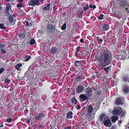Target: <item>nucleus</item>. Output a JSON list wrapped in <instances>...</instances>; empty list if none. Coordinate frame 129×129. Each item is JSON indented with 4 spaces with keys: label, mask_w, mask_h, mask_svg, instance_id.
I'll return each mask as SVG.
<instances>
[{
    "label": "nucleus",
    "mask_w": 129,
    "mask_h": 129,
    "mask_svg": "<svg viewBox=\"0 0 129 129\" xmlns=\"http://www.w3.org/2000/svg\"><path fill=\"white\" fill-rule=\"evenodd\" d=\"M84 12L83 13L80 12L78 13L77 16L79 18H80L81 19H82L83 14L84 13Z\"/></svg>",
    "instance_id": "nucleus-35"
},
{
    "label": "nucleus",
    "mask_w": 129,
    "mask_h": 129,
    "mask_svg": "<svg viewBox=\"0 0 129 129\" xmlns=\"http://www.w3.org/2000/svg\"><path fill=\"white\" fill-rule=\"evenodd\" d=\"M34 63H33L32 64H31L29 67L28 71H26V72L25 74H26L27 73V74H28V71L29 72L30 71V70L31 69H32V66L34 65Z\"/></svg>",
    "instance_id": "nucleus-41"
},
{
    "label": "nucleus",
    "mask_w": 129,
    "mask_h": 129,
    "mask_svg": "<svg viewBox=\"0 0 129 129\" xmlns=\"http://www.w3.org/2000/svg\"><path fill=\"white\" fill-rule=\"evenodd\" d=\"M50 6V4H48L46 6L43 8V9L44 10H48L49 9V7Z\"/></svg>",
    "instance_id": "nucleus-33"
},
{
    "label": "nucleus",
    "mask_w": 129,
    "mask_h": 129,
    "mask_svg": "<svg viewBox=\"0 0 129 129\" xmlns=\"http://www.w3.org/2000/svg\"><path fill=\"white\" fill-rule=\"evenodd\" d=\"M83 10L84 11V12H86L87 10H88L89 8V7H88V5L87 4L86 5V6L83 7Z\"/></svg>",
    "instance_id": "nucleus-28"
},
{
    "label": "nucleus",
    "mask_w": 129,
    "mask_h": 129,
    "mask_svg": "<svg viewBox=\"0 0 129 129\" xmlns=\"http://www.w3.org/2000/svg\"><path fill=\"white\" fill-rule=\"evenodd\" d=\"M0 51H1V53L2 54H4L6 53V51L4 49H0Z\"/></svg>",
    "instance_id": "nucleus-43"
},
{
    "label": "nucleus",
    "mask_w": 129,
    "mask_h": 129,
    "mask_svg": "<svg viewBox=\"0 0 129 129\" xmlns=\"http://www.w3.org/2000/svg\"><path fill=\"white\" fill-rule=\"evenodd\" d=\"M112 31L110 30L109 31V33H107V36L106 37V38L105 39L104 37V36L103 38L104 39V41L105 42H109V40H110L111 38V36L110 35V34L112 33Z\"/></svg>",
    "instance_id": "nucleus-14"
},
{
    "label": "nucleus",
    "mask_w": 129,
    "mask_h": 129,
    "mask_svg": "<svg viewBox=\"0 0 129 129\" xmlns=\"http://www.w3.org/2000/svg\"><path fill=\"white\" fill-rule=\"evenodd\" d=\"M6 27L4 26V24L3 23H0V28L2 30H5Z\"/></svg>",
    "instance_id": "nucleus-34"
},
{
    "label": "nucleus",
    "mask_w": 129,
    "mask_h": 129,
    "mask_svg": "<svg viewBox=\"0 0 129 129\" xmlns=\"http://www.w3.org/2000/svg\"><path fill=\"white\" fill-rule=\"evenodd\" d=\"M118 117L117 116H113L111 117V121L113 122H115L118 119Z\"/></svg>",
    "instance_id": "nucleus-24"
},
{
    "label": "nucleus",
    "mask_w": 129,
    "mask_h": 129,
    "mask_svg": "<svg viewBox=\"0 0 129 129\" xmlns=\"http://www.w3.org/2000/svg\"><path fill=\"white\" fill-rule=\"evenodd\" d=\"M26 107V109H26V112H28V110H27V106H25Z\"/></svg>",
    "instance_id": "nucleus-60"
},
{
    "label": "nucleus",
    "mask_w": 129,
    "mask_h": 129,
    "mask_svg": "<svg viewBox=\"0 0 129 129\" xmlns=\"http://www.w3.org/2000/svg\"><path fill=\"white\" fill-rule=\"evenodd\" d=\"M79 97L81 100L83 102L88 100L89 98L88 96L84 94H81L80 95Z\"/></svg>",
    "instance_id": "nucleus-12"
},
{
    "label": "nucleus",
    "mask_w": 129,
    "mask_h": 129,
    "mask_svg": "<svg viewBox=\"0 0 129 129\" xmlns=\"http://www.w3.org/2000/svg\"><path fill=\"white\" fill-rule=\"evenodd\" d=\"M41 125H39V126H38V127L39 128H40L41 127Z\"/></svg>",
    "instance_id": "nucleus-63"
},
{
    "label": "nucleus",
    "mask_w": 129,
    "mask_h": 129,
    "mask_svg": "<svg viewBox=\"0 0 129 129\" xmlns=\"http://www.w3.org/2000/svg\"><path fill=\"white\" fill-rule=\"evenodd\" d=\"M76 89L77 93H81L85 90V87L82 85H79L77 86Z\"/></svg>",
    "instance_id": "nucleus-10"
},
{
    "label": "nucleus",
    "mask_w": 129,
    "mask_h": 129,
    "mask_svg": "<svg viewBox=\"0 0 129 129\" xmlns=\"http://www.w3.org/2000/svg\"><path fill=\"white\" fill-rule=\"evenodd\" d=\"M75 107L78 110H79L81 108V106L80 105H77Z\"/></svg>",
    "instance_id": "nucleus-50"
},
{
    "label": "nucleus",
    "mask_w": 129,
    "mask_h": 129,
    "mask_svg": "<svg viewBox=\"0 0 129 129\" xmlns=\"http://www.w3.org/2000/svg\"><path fill=\"white\" fill-rule=\"evenodd\" d=\"M67 27V23H64L63 25L61 27V29L62 30H64Z\"/></svg>",
    "instance_id": "nucleus-37"
},
{
    "label": "nucleus",
    "mask_w": 129,
    "mask_h": 129,
    "mask_svg": "<svg viewBox=\"0 0 129 129\" xmlns=\"http://www.w3.org/2000/svg\"><path fill=\"white\" fill-rule=\"evenodd\" d=\"M6 1L7 2H10L11 0H6Z\"/></svg>",
    "instance_id": "nucleus-62"
},
{
    "label": "nucleus",
    "mask_w": 129,
    "mask_h": 129,
    "mask_svg": "<svg viewBox=\"0 0 129 129\" xmlns=\"http://www.w3.org/2000/svg\"><path fill=\"white\" fill-rule=\"evenodd\" d=\"M45 116V115L42 113H40L36 117V119H39V120H41L42 118H43Z\"/></svg>",
    "instance_id": "nucleus-21"
},
{
    "label": "nucleus",
    "mask_w": 129,
    "mask_h": 129,
    "mask_svg": "<svg viewBox=\"0 0 129 129\" xmlns=\"http://www.w3.org/2000/svg\"><path fill=\"white\" fill-rule=\"evenodd\" d=\"M124 56L125 55H123L122 54H118L116 55V58L118 59H119L121 60L123 59L125 57Z\"/></svg>",
    "instance_id": "nucleus-20"
},
{
    "label": "nucleus",
    "mask_w": 129,
    "mask_h": 129,
    "mask_svg": "<svg viewBox=\"0 0 129 129\" xmlns=\"http://www.w3.org/2000/svg\"><path fill=\"white\" fill-rule=\"evenodd\" d=\"M73 112L72 111H70L69 113H67V118L69 119L70 118V119L72 118Z\"/></svg>",
    "instance_id": "nucleus-23"
},
{
    "label": "nucleus",
    "mask_w": 129,
    "mask_h": 129,
    "mask_svg": "<svg viewBox=\"0 0 129 129\" xmlns=\"http://www.w3.org/2000/svg\"><path fill=\"white\" fill-rule=\"evenodd\" d=\"M35 40L34 39L31 38L30 40L29 43L31 45H32L34 44L35 43Z\"/></svg>",
    "instance_id": "nucleus-36"
},
{
    "label": "nucleus",
    "mask_w": 129,
    "mask_h": 129,
    "mask_svg": "<svg viewBox=\"0 0 129 129\" xmlns=\"http://www.w3.org/2000/svg\"><path fill=\"white\" fill-rule=\"evenodd\" d=\"M2 81H4V83L7 84H9L11 82V81L10 79H8V78H7L5 80H2Z\"/></svg>",
    "instance_id": "nucleus-32"
},
{
    "label": "nucleus",
    "mask_w": 129,
    "mask_h": 129,
    "mask_svg": "<svg viewBox=\"0 0 129 129\" xmlns=\"http://www.w3.org/2000/svg\"><path fill=\"white\" fill-rule=\"evenodd\" d=\"M14 14H10L9 16L6 15L5 17H8L7 19L10 24H12V25H14L15 23V19H14Z\"/></svg>",
    "instance_id": "nucleus-5"
},
{
    "label": "nucleus",
    "mask_w": 129,
    "mask_h": 129,
    "mask_svg": "<svg viewBox=\"0 0 129 129\" xmlns=\"http://www.w3.org/2000/svg\"><path fill=\"white\" fill-rule=\"evenodd\" d=\"M40 0H29L28 4L30 6H34L35 5L38 6L40 5Z\"/></svg>",
    "instance_id": "nucleus-7"
},
{
    "label": "nucleus",
    "mask_w": 129,
    "mask_h": 129,
    "mask_svg": "<svg viewBox=\"0 0 129 129\" xmlns=\"http://www.w3.org/2000/svg\"><path fill=\"white\" fill-rule=\"evenodd\" d=\"M122 79L123 81L125 82H129V76L127 75H125L123 76L122 78Z\"/></svg>",
    "instance_id": "nucleus-18"
},
{
    "label": "nucleus",
    "mask_w": 129,
    "mask_h": 129,
    "mask_svg": "<svg viewBox=\"0 0 129 129\" xmlns=\"http://www.w3.org/2000/svg\"><path fill=\"white\" fill-rule=\"evenodd\" d=\"M18 2L19 3H22L23 2V0H18Z\"/></svg>",
    "instance_id": "nucleus-57"
},
{
    "label": "nucleus",
    "mask_w": 129,
    "mask_h": 129,
    "mask_svg": "<svg viewBox=\"0 0 129 129\" xmlns=\"http://www.w3.org/2000/svg\"><path fill=\"white\" fill-rule=\"evenodd\" d=\"M71 101L72 103H74L75 105H76L78 102V101L76 100L74 96L72 98Z\"/></svg>",
    "instance_id": "nucleus-29"
},
{
    "label": "nucleus",
    "mask_w": 129,
    "mask_h": 129,
    "mask_svg": "<svg viewBox=\"0 0 129 129\" xmlns=\"http://www.w3.org/2000/svg\"><path fill=\"white\" fill-rule=\"evenodd\" d=\"M122 101L119 98H117L115 102V104L117 105L121 104Z\"/></svg>",
    "instance_id": "nucleus-26"
},
{
    "label": "nucleus",
    "mask_w": 129,
    "mask_h": 129,
    "mask_svg": "<svg viewBox=\"0 0 129 129\" xmlns=\"http://www.w3.org/2000/svg\"><path fill=\"white\" fill-rule=\"evenodd\" d=\"M111 66H109L108 67H107V68H108V70L109 69H110L111 67Z\"/></svg>",
    "instance_id": "nucleus-59"
},
{
    "label": "nucleus",
    "mask_w": 129,
    "mask_h": 129,
    "mask_svg": "<svg viewBox=\"0 0 129 129\" xmlns=\"http://www.w3.org/2000/svg\"><path fill=\"white\" fill-rule=\"evenodd\" d=\"M87 111L88 115H90L92 111L93 107L91 104L89 105L87 107Z\"/></svg>",
    "instance_id": "nucleus-16"
},
{
    "label": "nucleus",
    "mask_w": 129,
    "mask_h": 129,
    "mask_svg": "<svg viewBox=\"0 0 129 129\" xmlns=\"http://www.w3.org/2000/svg\"><path fill=\"white\" fill-rule=\"evenodd\" d=\"M80 48L81 47L80 46L76 48V51L77 52H78V51L80 50Z\"/></svg>",
    "instance_id": "nucleus-53"
},
{
    "label": "nucleus",
    "mask_w": 129,
    "mask_h": 129,
    "mask_svg": "<svg viewBox=\"0 0 129 129\" xmlns=\"http://www.w3.org/2000/svg\"><path fill=\"white\" fill-rule=\"evenodd\" d=\"M46 72L45 71H42L41 72L42 75L43 76H45L46 74L45 73Z\"/></svg>",
    "instance_id": "nucleus-52"
},
{
    "label": "nucleus",
    "mask_w": 129,
    "mask_h": 129,
    "mask_svg": "<svg viewBox=\"0 0 129 129\" xmlns=\"http://www.w3.org/2000/svg\"><path fill=\"white\" fill-rule=\"evenodd\" d=\"M122 112V108L121 107L114 109L112 111V113L115 115H118L121 114Z\"/></svg>",
    "instance_id": "nucleus-6"
},
{
    "label": "nucleus",
    "mask_w": 129,
    "mask_h": 129,
    "mask_svg": "<svg viewBox=\"0 0 129 129\" xmlns=\"http://www.w3.org/2000/svg\"><path fill=\"white\" fill-rule=\"evenodd\" d=\"M92 90L91 88L88 87L86 89L85 92L87 96L90 98L92 95Z\"/></svg>",
    "instance_id": "nucleus-11"
},
{
    "label": "nucleus",
    "mask_w": 129,
    "mask_h": 129,
    "mask_svg": "<svg viewBox=\"0 0 129 129\" xmlns=\"http://www.w3.org/2000/svg\"><path fill=\"white\" fill-rule=\"evenodd\" d=\"M104 16L102 14H101L98 17V18L100 20H102L103 19Z\"/></svg>",
    "instance_id": "nucleus-39"
},
{
    "label": "nucleus",
    "mask_w": 129,
    "mask_h": 129,
    "mask_svg": "<svg viewBox=\"0 0 129 129\" xmlns=\"http://www.w3.org/2000/svg\"><path fill=\"white\" fill-rule=\"evenodd\" d=\"M30 120L31 121V122H34V120H35L34 118L33 117V118H32V117H31V119H30Z\"/></svg>",
    "instance_id": "nucleus-56"
},
{
    "label": "nucleus",
    "mask_w": 129,
    "mask_h": 129,
    "mask_svg": "<svg viewBox=\"0 0 129 129\" xmlns=\"http://www.w3.org/2000/svg\"><path fill=\"white\" fill-rule=\"evenodd\" d=\"M12 3H8L6 5L5 9L2 10V12L4 16L6 15L9 16L11 12H13L12 10Z\"/></svg>",
    "instance_id": "nucleus-2"
},
{
    "label": "nucleus",
    "mask_w": 129,
    "mask_h": 129,
    "mask_svg": "<svg viewBox=\"0 0 129 129\" xmlns=\"http://www.w3.org/2000/svg\"><path fill=\"white\" fill-rule=\"evenodd\" d=\"M100 60L101 65L103 67H105L109 65L111 61L112 55L110 56L108 51L104 50L102 53Z\"/></svg>",
    "instance_id": "nucleus-1"
},
{
    "label": "nucleus",
    "mask_w": 129,
    "mask_h": 129,
    "mask_svg": "<svg viewBox=\"0 0 129 129\" xmlns=\"http://www.w3.org/2000/svg\"><path fill=\"white\" fill-rule=\"evenodd\" d=\"M5 70H6L4 68H1L0 69V75L3 73Z\"/></svg>",
    "instance_id": "nucleus-45"
},
{
    "label": "nucleus",
    "mask_w": 129,
    "mask_h": 129,
    "mask_svg": "<svg viewBox=\"0 0 129 129\" xmlns=\"http://www.w3.org/2000/svg\"><path fill=\"white\" fill-rule=\"evenodd\" d=\"M106 115L104 113H103L101 114L100 116L99 119L101 121L103 122L105 119V118L106 117Z\"/></svg>",
    "instance_id": "nucleus-19"
},
{
    "label": "nucleus",
    "mask_w": 129,
    "mask_h": 129,
    "mask_svg": "<svg viewBox=\"0 0 129 129\" xmlns=\"http://www.w3.org/2000/svg\"><path fill=\"white\" fill-rule=\"evenodd\" d=\"M22 65L21 63H19L17 64L15 66V68L18 70H19L20 67H21Z\"/></svg>",
    "instance_id": "nucleus-31"
},
{
    "label": "nucleus",
    "mask_w": 129,
    "mask_h": 129,
    "mask_svg": "<svg viewBox=\"0 0 129 129\" xmlns=\"http://www.w3.org/2000/svg\"><path fill=\"white\" fill-rule=\"evenodd\" d=\"M2 7L1 6H0V11H1V9H2Z\"/></svg>",
    "instance_id": "nucleus-64"
},
{
    "label": "nucleus",
    "mask_w": 129,
    "mask_h": 129,
    "mask_svg": "<svg viewBox=\"0 0 129 129\" xmlns=\"http://www.w3.org/2000/svg\"><path fill=\"white\" fill-rule=\"evenodd\" d=\"M104 125L107 127H110L112 125V123L110 119H107L104 120L103 122Z\"/></svg>",
    "instance_id": "nucleus-13"
},
{
    "label": "nucleus",
    "mask_w": 129,
    "mask_h": 129,
    "mask_svg": "<svg viewBox=\"0 0 129 129\" xmlns=\"http://www.w3.org/2000/svg\"><path fill=\"white\" fill-rule=\"evenodd\" d=\"M83 76L84 77H83V75L82 73L80 71L76 75L77 77L75 79V81L78 82L79 81H81V80L84 79V78L85 77V76Z\"/></svg>",
    "instance_id": "nucleus-8"
},
{
    "label": "nucleus",
    "mask_w": 129,
    "mask_h": 129,
    "mask_svg": "<svg viewBox=\"0 0 129 129\" xmlns=\"http://www.w3.org/2000/svg\"><path fill=\"white\" fill-rule=\"evenodd\" d=\"M22 5L21 3H18L17 5V7L18 9H19L20 8L22 7Z\"/></svg>",
    "instance_id": "nucleus-42"
},
{
    "label": "nucleus",
    "mask_w": 129,
    "mask_h": 129,
    "mask_svg": "<svg viewBox=\"0 0 129 129\" xmlns=\"http://www.w3.org/2000/svg\"><path fill=\"white\" fill-rule=\"evenodd\" d=\"M96 94L98 95H100L102 93V91L99 90L96 91Z\"/></svg>",
    "instance_id": "nucleus-44"
},
{
    "label": "nucleus",
    "mask_w": 129,
    "mask_h": 129,
    "mask_svg": "<svg viewBox=\"0 0 129 129\" xmlns=\"http://www.w3.org/2000/svg\"><path fill=\"white\" fill-rule=\"evenodd\" d=\"M54 29L53 25L52 24H49L46 29L47 35L49 36L53 34L55 31Z\"/></svg>",
    "instance_id": "nucleus-3"
},
{
    "label": "nucleus",
    "mask_w": 129,
    "mask_h": 129,
    "mask_svg": "<svg viewBox=\"0 0 129 129\" xmlns=\"http://www.w3.org/2000/svg\"><path fill=\"white\" fill-rule=\"evenodd\" d=\"M109 68L106 67V68H104L103 69L106 72H109V70H108Z\"/></svg>",
    "instance_id": "nucleus-51"
},
{
    "label": "nucleus",
    "mask_w": 129,
    "mask_h": 129,
    "mask_svg": "<svg viewBox=\"0 0 129 129\" xmlns=\"http://www.w3.org/2000/svg\"><path fill=\"white\" fill-rule=\"evenodd\" d=\"M127 4L126 0H121L119 2V5L121 7H123L125 6Z\"/></svg>",
    "instance_id": "nucleus-15"
},
{
    "label": "nucleus",
    "mask_w": 129,
    "mask_h": 129,
    "mask_svg": "<svg viewBox=\"0 0 129 129\" xmlns=\"http://www.w3.org/2000/svg\"><path fill=\"white\" fill-rule=\"evenodd\" d=\"M33 23V22L31 20H29L27 22L26 25L27 27H31Z\"/></svg>",
    "instance_id": "nucleus-25"
},
{
    "label": "nucleus",
    "mask_w": 129,
    "mask_h": 129,
    "mask_svg": "<svg viewBox=\"0 0 129 129\" xmlns=\"http://www.w3.org/2000/svg\"><path fill=\"white\" fill-rule=\"evenodd\" d=\"M4 126V125L3 124H2L1 125H0V127H3Z\"/></svg>",
    "instance_id": "nucleus-61"
},
{
    "label": "nucleus",
    "mask_w": 129,
    "mask_h": 129,
    "mask_svg": "<svg viewBox=\"0 0 129 129\" xmlns=\"http://www.w3.org/2000/svg\"><path fill=\"white\" fill-rule=\"evenodd\" d=\"M31 106H32L31 109L33 110L34 109L36 106L35 104L34 103L33 104H31Z\"/></svg>",
    "instance_id": "nucleus-48"
},
{
    "label": "nucleus",
    "mask_w": 129,
    "mask_h": 129,
    "mask_svg": "<svg viewBox=\"0 0 129 129\" xmlns=\"http://www.w3.org/2000/svg\"><path fill=\"white\" fill-rule=\"evenodd\" d=\"M122 91L124 94L129 92V86L127 83L123 84L122 87Z\"/></svg>",
    "instance_id": "nucleus-9"
},
{
    "label": "nucleus",
    "mask_w": 129,
    "mask_h": 129,
    "mask_svg": "<svg viewBox=\"0 0 129 129\" xmlns=\"http://www.w3.org/2000/svg\"><path fill=\"white\" fill-rule=\"evenodd\" d=\"M80 41L81 43H83L84 42V40L83 39H80Z\"/></svg>",
    "instance_id": "nucleus-54"
},
{
    "label": "nucleus",
    "mask_w": 129,
    "mask_h": 129,
    "mask_svg": "<svg viewBox=\"0 0 129 129\" xmlns=\"http://www.w3.org/2000/svg\"><path fill=\"white\" fill-rule=\"evenodd\" d=\"M57 49L56 47H53L50 50V52L53 54H56L57 52Z\"/></svg>",
    "instance_id": "nucleus-17"
},
{
    "label": "nucleus",
    "mask_w": 129,
    "mask_h": 129,
    "mask_svg": "<svg viewBox=\"0 0 129 129\" xmlns=\"http://www.w3.org/2000/svg\"><path fill=\"white\" fill-rule=\"evenodd\" d=\"M110 28L109 24L107 23L101 24L99 27V30L103 32L107 31Z\"/></svg>",
    "instance_id": "nucleus-4"
},
{
    "label": "nucleus",
    "mask_w": 129,
    "mask_h": 129,
    "mask_svg": "<svg viewBox=\"0 0 129 129\" xmlns=\"http://www.w3.org/2000/svg\"><path fill=\"white\" fill-rule=\"evenodd\" d=\"M72 127V126L71 125L70 126L66 127L65 128H63V129H71Z\"/></svg>",
    "instance_id": "nucleus-55"
},
{
    "label": "nucleus",
    "mask_w": 129,
    "mask_h": 129,
    "mask_svg": "<svg viewBox=\"0 0 129 129\" xmlns=\"http://www.w3.org/2000/svg\"><path fill=\"white\" fill-rule=\"evenodd\" d=\"M31 117H30L29 119H28L27 118L26 120H27L26 122L27 123H30V119H31Z\"/></svg>",
    "instance_id": "nucleus-49"
},
{
    "label": "nucleus",
    "mask_w": 129,
    "mask_h": 129,
    "mask_svg": "<svg viewBox=\"0 0 129 129\" xmlns=\"http://www.w3.org/2000/svg\"><path fill=\"white\" fill-rule=\"evenodd\" d=\"M30 56L29 55H27L25 57V61H28L29 59L30 58Z\"/></svg>",
    "instance_id": "nucleus-40"
},
{
    "label": "nucleus",
    "mask_w": 129,
    "mask_h": 129,
    "mask_svg": "<svg viewBox=\"0 0 129 129\" xmlns=\"http://www.w3.org/2000/svg\"><path fill=\"white\" fill-rule=\"evenodd\" d=\"M6 47V44L5 43H0V49H4Z\"/></svg>",
    "instance_id": "nucleus-38"
},
{
    "label": "nucleus",
    "mask_w": 129,
    "mask_h": 129,
    "mask_svg": "<svg viewBox=\"0 0 129 129\" xmlns=\"http://www.w3.org/2000/svg\"><path fill=\"white\" fill-rule=\"evenodd\" d=\"M18 37L20 39V38L21 39L22 38H25V34L24 33H20L19 34Z\"/></svg>",
    "instance_id": "nucleus-30"
},
{
    "label": "nucleus",
    "mask_w": 129,
    "mask_h": 129,
    "mask_svg": "<svg viewBox=\"0 0 129 129\" xmlns=\"http://www.w3.org/2000/svg\"><path fill=\"white\" fill-rule=\"evenodd\" d=\"M12 119L11 118H8L6 121V122H8L9 123H10L12 122Z\"/></svg>",
    "instance_id": "nucleus-47"
},
{
    "label": "nucleus",
    "mask_w": 129,
    "mask_h": 129,
    "mask_svg": "<svg viewBox=\"0 0 129 129\" xmlns=\"http://www.w3.org/2000/svg\"><path fill=\"white\" fill-rule=\"evenodd\" d=\"M96 6L95 5L93 6L91 5H90L89 6V8H92L93 9H95L96 8Z\"/></svg>",
    "instance_id": "nucleus-46"
},
{
    "label": "nucleus",
    "mask_w": 129,
    "mask_h": 129,
    "mask_svg": "<svg viewBox=\"0 0 129 129\" xmlns=\"http://www.w3.org/2000/svg\"><path fill=\"white\" fill-rule=\"evenodd\" d=\"M97 41L99 43L101 44L103 42V39L102 38L98 36L97 38Z\"/></svg>",
    "instance_id": "nucleus-27"
},
{
    "label": "nucleus",
    "mask_w": 129,
    "mask_h": 129,
    "mask_svg": "<svg viewBox=\"0 0 129 129\" xmlns=\"http://www.w3.org/2000/svg\"><path fill=\"white\" fill-rule=\"evenodd\" d=\"M78 54V52H77L76 51V52L75 53V55L77 57Z\"/></svg>",
    "instance_id": "nucleus-58"
},
{
    "label": "nucleus",
    "mask_w": 129,
    "mask_h": 129,
    "mask_svg": "<svg viewBox=\"0 0 129 129\" xmlns=\"http://www.w3.org/2000/svg\"><path fill=\"white\" fill-rule=\"evenodd\" d=\"M81 61L76 60L74 63V65L76 67H79L81 64Z\"/></svg>",
    "instance_id": "nucleus-22"
}]
</instances>
